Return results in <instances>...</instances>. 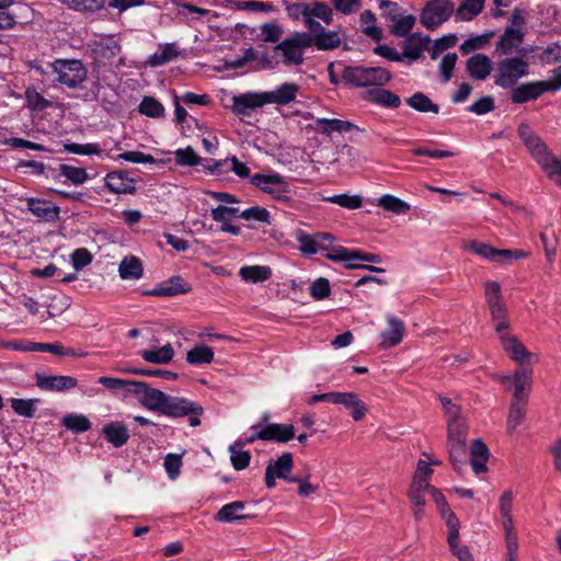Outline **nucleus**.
Wrapping results in <instances>:
<instances>
[{
	"label": "nucleus",
	"instance_id": "obj_21",
	"mask_svg": "<svg viewBox=\"0 0 561 561\" xmlns=\"http://www.w3.org/2000/svg\"><path fill=\"white\" fill-rule=\"evenodd\" d=\"M259 436L262 440L283 444L294 438L295 427L291 424L270 423L262 427V433Z\"/></svg>",
	"mask_w": 561,
	"mask_h": 561
},
{
	"label": "nucleus",
	"instance_id": "obj_32",
	"mask_svg": "<svg viewBox=\"0 0 561 561\" xmlns=\"http://www.w3.org/2000/svg\"><path fill=\"white\" fill-rule=\"evenodd\" d=\"M179 56V48L174 43L160 44L158 50L150 55L147 64L159 67L174 60Z\"/></svg>",
	"mask_w": 561,
	"mask_h": 561
},
{
	"label": "nucleus",
	"instance_id": "obj_57",
	"mask_svg": "<svg viewBox=\"0 0 561 561\" xmlns=\"http://www.w3.org/2000/svg\"><path fill=\"white\" fill-rule=\"evenodd\" d=\"M449 459L458 472L466 466L467 445L448 446Z\"/></svg>",
	"mask_w": 561,
	"mask_h": 561
},
{
	"label": "nucleus",
	"instance_id": "obj_36",
	"mask_svg": "<svg viewBox=\"0 0 561 561\" xmlns=\"http://www.w3.org/2000/svg\"><path fill=\"white\" fill-rule=\"evenodd\" d=\"M483 7L484 0H461L454 14L459 21H471L481 13Z\"/></svg>",
	"mask_w": 561,
	"mask_h": 561
},
{
	"label": "nucleus",
	"instance_id": "obj_27",
	"mask_svg": "<svg viewBox=\"0 0 561 561\" xmlns=\"http://www.w3.org/2000/svg\"><path fill=\"white\" fill-rule=\"evenodd\" d=\"M448 545L459 561H473L468 548L459 545V520L451 516L448 520Z\"/></svg>",
	"mask_w": 561,
	"mask_h": 561
},
{
	"label": "nucleus",
	"instance_id": "obj_24",
	"mask_svg": "<svg viewBox=\"0 0 561 561\" xmlns=\"http://www.w3.org/2000/svg\"><path fill=\"white\" fill-rule=\"evenodd\" d=\"M36 385L45 391H65L77 386V379L70 376L37 375Z\"/></svg>",
	"mask_w": 561,
	"mask_h": 561
},
{
	"label": "nucleus",
	"instance_id": "obj_34",
	"mask_svg": "<svg viewBox=\"0 0 561 561\" xmlns=\"http://www.w3.org/2000/svg\"><path fill=\"white\" fill-rule=\"evenodd\" d=\"M293 467V455L290 453H284L275 462L270 463L266 468H272L273 473L278 479H284L288 482H296L298 481V478L290 477Z\"/></svg>",
	"mask_w": 561,
	"mask_h": 561
},
{
	"label": "nucleus",
	"instance_id": "obj_10",
	"mask_svg": "<svg viewBox=\"0 0 561 561\" xmlns=\"http://www.w3.org/2000/svg\"><path fill=\"white\" fill-rule=\"evenodd\" d=\"M343 78L356 87L383 85L391 76L388 70L381 67H347L344 69Z\"/></svg>",
	"mask_w": 561,
	"mask_h": 561
},
{
	"label": "nucleus",
	"instance_id": "obj_44",
	"mask_svg": "<svg viewBox=\"0 0 561 561\" xmlns=\"http://www.w3.org/2000/svg\"><path fill=\"white\" fill-rule=\"evenodd\" d=\"M21 351L27 352H48L55 355L60 356H69L73 355V351L71 348H65L61 344L58 343H35L31 342L27 345H22Z\"/></svg>",
	"mask_w": 561,
	"mask_h": 561
},
{
	"label": "nucleus",
	"instance_id": "obj_2",
	"mask_svg": "<svg viewBox=\"0 0 561 561\" xmlns=\"http://www.w3.org/2000/svg\"><path fill=\"white\" fill-rule=\"evenodd\" d=\"M141 405L150 411L159 412L168 417H188L191 426L201 424L203 407L184 397L170 396L159 389L147 386Z\"/></svg>",
	"mask_w": 561,
	"mask_h": 561
},
{
	"label": "nucleus",
	"instance_id": "obj_3",
	"mask_svg": "<svg viewBox=\"0 0 561 561\" xmlns=\"http://www.w3.org/2000/svg\"><path fill=\"white\" fill-rule=\"evenodd\" d=\"M517 133L534 160L549 178L561 171V161L548 150L547 145L528 125L522 124Z\"/></svg>",
	"mask_w": 561,
	"mask_h": 561
},
{
	"label": "nucleus",
	"instance_id": "obj_60",
	"mask_svg": "<svg viewBox=\"0 0 561 561\" xmlns=\"http://www.w3.org/2000/svg\"><path fill=\"white\" fill-rule=\"evenodd\" d=\"M330 2L332 9L344 15L354 14L363 5V0H330Z\"/></svg>",
	"mask_w": 561,
	"mask_h": 561
},
{
	"label": "nucleus",
	"instance_id": "obj_28",
	"mask_svg": "<svg viewBox=\"0 0 561 561\" xmlns=\"http://www.w3.org/2000/svg\"><path fill=\"white\" fill-rule=\"evenodd\" d=\"M190 290L188 284L180 276H173L167 282L159 284L148 294L159 297H171Z\"/></svg>",
	"mask_w": 561,
	"mask_h": 561
},
{
	"label": "nucleus",
	"instance_id": "obj_1",
	"mask_svg": "<svg viewBox=\"0 0 561 561\" xmlns=\"http://www.w3.org/2000/svg\"><path fill=\"white\" fill-rule=\"evenodd\" d=\"M484 295L501 345L517 365L513 376H501V383L505 388H510L512 383H517V375L522 370L529 373V383H533V353L515 335L508 332L507 308L502 300L500 283L495 280L485 282Z\"/></svg>",
	"mask_w": 561,
	"mask_h": 561
},
{
	"label": "nucleus",
	"instance_id": "obj_41",
	"mask_svg": "<svg viewBox=\"0 0 561 561\" xmlns=\"http://www.w3.org/2000/svg\"><path fill=\"white\" fill-rule=\"evenodd\" d=\"M186 360L191 365L209 364L214 360V352L205 344H197L187 352Z\"/></svg>",
	"mask_w": 561,
	"mask_h": 561
},
{
	"label": "nucleus",
	"instance_id": "obj_7",
	"mask_svg": "<svg viewBox=\"0 0 561 561\" xmlns=\"http://www.w3.org/2000/svg\"><path fill=\"white\" fill-rule=\"evenodd\" d=\"M250 182L275 201L287 203L291 199L290 186L286 178L278 173H255Z\"/></svg>",
	"mask_w": 561,
	"mask_h": 561
},
{
	"label": "nucleus",
	"instance_id": "obj_23",
	"mask_svg": "<svg viewBox=\"0 0 561 561\" xmlns=\"http://www.w3.org/2000/svg\"><path fill=\"white\" fill-rule=\"evenodd\" d=\"M466 69L472 79L485 80L493 69V64L486 55L476 54L467 60Z\"/></svg>",
	"mask_w": 561,
	"mask_h": 561
},
{
	"label": "nucleus",
	"instance_id": "obj_29",
	"mask_svg": "<svg viewBox=\"0 0 561 561\" xmlns=\"http://www.w3.org/2000/svg\"><path fill=\"white\" fill-rule=\"evenodd\" d=\"M105 439L115 447H122L129 439L127 427L121 422H110L102 428Z\"/></svg>",
	"mask_w": 561,
	"mask_h": 561
},
{
	"label": "nucleus",
	"instance_id": "obj_61",
	"mask_svg": "<svg viewBox=\"0 0 561 561\" xmlns=\"http://www.w3.org/2000/svg\"><path fill=\"white\" fill-rule=\"evenodd\" d=\"M238 446L236 444L230 446V459L236 470H243L249 466L251 456L249 451L238 449Z\"/></svg>",
	"mask_w": 561,
	"mask_h": 561
},
{
	"label": "nucleus",
	"instance_id": "obj_12",
	"mask_svg": "<svg viewBox=\"0 0 561 561\" xmlns=\"http://www.w3.org/2000/svg\"><path fill=\"white\" fill-rule=\"evenodd\" d=\"M524 18L520 13L514 12L512 15V25L507 26L500 37L496 50L502 55H510L514 51H522L519 46L524 42L525 33L523 31Z\"/></svg>",
	"mask_w": 561,
	"mask_h": 561
},
{
	"label": "nucleus",
	"instance_id": "obj_31",
	"mask_svg": "<svg viewBox=\"0 0 561 561\" xmlns=\"http://www.w3.org/2000/svg\"><path fill=\"white\" fill-rule=\"evenodd\" d=\"M140 356L147 363L163 365L173 359L174 350L172 345L168 343L161 347L142 350Z\"/></svg>",
	"mask_w": 561,
	"mask_h": 561
},
{
	"label": "nucleus",
	"instance_id": "obj_11",
	"mask_svg": "<svg viewBox=\"0 0 561 561\" xmlns=\"http://www.w3.org/2000/svg\"><path fill=\"white\" fill-rule=\"evenodd\" d=\"M455 12L451 0H431L422 9L420 21L427 30H435L449 20Z\"/></svg>",
	"mask_w": 561,
	"mask_h": 561
},
{
	"label": "nucleus",
	"instance_id": "obj_30",
	"mask_svg": "<svg viewBox=\"0 0 561 561\" xmlns=\"http://www.w3.org/2000/svg\"><path fill=\"white\" fill-rule=\"evenodd\" d=\"M142 263L134 255L125 256L119 263L118 274L124 280H137L142 276Z\"/></svg>",
	"mask_w": 561,
	"mask_h": 561
},
{
	"label": "nucleus",
	"instance_id": "obj_53",
	"mask_svg": "<svg viewBox=\"0 0 561 561\" xmlns=\"http://www.w3.org/2000/svg\"><path fill=\"white\" fill-rule=\"evenodd\" d=\"M323 201L351 210L357 209L362 206V197L358 195L339 194L323 197Z\"/></svg>",
	"mask_w": 561,
	"mask_h": 561
},
{
	"label": "nucleus",
	"instance_id": "obj_17",
	"mask_svg": "<svg viewBox=\"0 0 561 561\" xmlns=\"http://www.w3.org/2000/svg\"><path fill=\"white\" fill-rule=\"evenodd\" d=\"M98 383L104 386L105 388H107L108 390H112V391L123 390V391L133 393L137 398V400L139 401L140 404L142 402V396H145V392H146V389L148 386L147 383H145L142 381H131V380L107 377V376L100 377L98 380Z\"/></svg>",
	"mask_w": 561,
	"mask_h": 561
},
{
	"label": "nucleus",
	"instance_id": "obj_55",
	"mask_svg": "<svg viewBox=\"0 0 561 561\" xmlns=\"http://www.w3.org/2000/svg\"><path fill=\"white\" fill-rule=\"evenodd\" d=\"M59 171L60 175L65 176L76 185L83 184L88 180V173L83 168L61 164Z\"/></svg>",
	"mask_w": 561,
	"mask_h": 561
},
{
	"label": "nucleus",
	"instance_id": "obj_35",
	"mask_svg": "<svg viewBox=\"0 0 561 561\" xmlns=\"http://www.w3.org/2000/svg\"><path fill=\"white\" fill-rule=\"evenodd\" d=\"M431 485L411 483L408 497L412 505L413 515L421 519L424 515L423 506L425 504V492L430 491Z\"/></svg>",
	"mask_w": 561,
	"mask_h": 561
},
{
	"label": "nucleus",
	"instance_id": "obj_19",
	"mask_svg": "<svg viewBox=\"0 0 561 561\" xmlns=\"http://www.w3.org/2000/svg\"><path fill=\"white\" fill-rule=\"evenodd\" d=\"M239 214L240 209L238 207L227 205H219L210 210L213 220L220 224L219 230L232 236H238L241 232L238 226L230 222V218L239 216Z\"/></svg>",
	"mask_w": 561,
	"mask_h": 561
},
{
	"label": "nucleus",
	"instance_id": "obj_59",
	"mask_svg": "<svg viewBox=\"0 0 561 561\" xmlns=\"http://www.w3.org/2000/svg\"><path fill=\"white\" fill-rule=\"evenodd\" d=\"M35 402H37V400L13 398L11 399V408L16 414L21 416L33 417L35 413Z\"/></svg>",
	"mask_w": 561,
	"mask_h": 561
},
{
	"label": "nucleus",
	"instance_id": "obj_62",
	"mask_svg": "<svg viewBox=\"0 0 561 561\" xmlns=\"http://www.w3.org/2000/svg\"><path fill=\"white\" fill-rule=\"evenodd\" d=\"M163 466L168 477L171 480H175L181 472L182 456L176 454H168L164 458Z\"/></svg>",
	"mask_w": 561,
	"mask_h": 561
},
{
	"label": "nucleus",
	"instance_id": "obj_13",
	"mask_svg": "<svg viewBox=\"0 0 561 561\" xmlns=\"http://www.w3.org/2000/svg\"><path fill=\"white\" fill-rule=\"evenodd\" d=\"M142 4H145V0H67V5L69 8L90 12L108 8L122 13L128 9L141 7Z\"/></svg>",
	"mask_w": 561,
	"mask_h": 561
},
{
	"label": "nucleus",
	"instance_id": "obj_18",
	"mask_svg": "<svg viewBox=\"0 0 561 561\" xmlns=\"http://www.w3.org/2000/svg\"><path fill=\"white\" fill-rule=\"evenodd\" d=\"M299 92V85L295 82H285L274 90L264 91L263 98L266 104L287 105L295 101Z\"/></svg>",
	"mask_w": 561,
	"mask_h": 561
},
{
	"label": "nucleus",
	"instance_id": "obj_16",
	"mask_svg": "<svg viewBox=\"0 0 561 561\" xmlns=\"http://www.w3.org/2000/svg\"><path fill=\"white\" fill-rule=\"evenodd\" d=\"M263 92H248L232 98V112L242 117L251 116L252 112L263 105L264 102Z\"/></svg>",
	"mask_w": 561,
	"mask_h": 561
},
{
	"label": "nucleus",
	"instance_id": "obj_47",
	"mask_svg": "<svg viewBox=\"0 0 561 561\" xmlns=\"http://www.w3.org/2000/svg\"><path fill=\"white\" fill-rule=\"evenodd\" d=\"M62 425L75 433H83L91 428L90 420L85 415L78 413L67 414L62 419Z\"/></svg>",
	"mask_w": 561,
	"mask_h": 561
},
{
	"label": "nucleus",
	"instance_id": "obj_58",
	"mask_svg": "<svg viewBox=\"0 0 561 561\" xmlns=\"http://www.w3.org/2000/svg\"><path fill=\"white\" fill-rule=\"evenodd\" d=\"M433 476V469L430 467L427 460L420 459L417 461L416 470L414 472L412 483L431 485L430 480Z\"/></svg>",
	"mask_w": 561,
	"mask_h": 561
},
{
	"label": "nucleus",
	"instance_id": "obj_51",
	"mask_svg": "<svg viewBox=\"0 0 561 561\" xmlns=\"http://www.w3.org/2000/svg\"><path fill=\"white\" fill-rule=\"evenodd\" d=\"M26 106L32 111H44L51 106V102L45 99L35 88L25 90Z\"/></svg>",
	"mask_w": 561,
	"mask_h": 561
},
{
	"label": "nucleus",
	"instance_id": "obj_15",
	"mask_svg": "<svg viewBox=\"0 0 561 561\" xmlns=\"http://www.w3.org/2000/svg\"><path fill=\"white\" fill-rule=\"evenodd\" d=\"M550 81H536L520 84L513 89L511 100L514 103H526L538 99L542 93L557 90Z\"/></svg>",
	"mask_w": 561,
	"mask_h": 561
},
{
	"label": "nucleus",
	"instance_id": "obj_43",
	"mask_svg": "<svg viewBox=\"0 0 561 561\" xmlns=\"http://www.w3.org/2000/svg\"><path fill=\"white\" fill-rule=\"evenodd\" d=\"M359 22L362 25V32L375 41H380L382 37V31L378 27L376 22V15L370 10H366L362 12L359 16Z\"/></svg>",
	"mask_w": 561,
	"mask_h": 561
},
{
	"label": "nucleus",
	"instance_id": "obj_9",
	"mask_svg": "<svg viewBox=\"0 0 561 561\" xmlns=\"http://www.w3.org/2000/svg\"><path fill=\"white\" fill-rule=\"evenodd\" d=\"M87 49L95 64L106 65L121 53L122 47L115 35L101 34L88 39Z\"/></svg>",
	"mask_w": 561,
	"mask_h": 561
},
{
	"label": "nucleus",
	"instance_id": "obj_6",
	"mask_svg": "<svg viewBox=\"0 0 561 561\" xmlns=\"http://www.w3.org/2000/svg\"><path fill=\"white\" fill-rule=\"evenodd\" d=\"M55 80L69 89H77L87 80L88 69L79 59H56L51 64Z\"/></svg>",
	"mask_w": 561,
	"mask_h": 561
},
{
	"label": "nucleus",
	"instance_id": "obj_37",
	"mask_svg": "<svg viewBox=\"0 0 561 561\" xmlns=\"http://www.w3.org/2000/svg\"><path fill=\"white\" fill-rule=\"evenodd\" d=\"M314 121L319 131L327 135H331L333 131L348 133L354 128V125L348 121L320 117H317Z\"/></svg>",
	"mask_w": 561,
	"mask_h": 561
},
{
	"label": "nucleus",
	"instance_id": "obj_40",
	"mask_svg": "<svg viewBox=\"0 0 561 561\" xmlns=\"http://www.w3.org/2000/svg\"><path fill=\"white\" fill-rule=\"evenodd\" d=\"M243 510L244 503L241 501H236L226 504L216 514V519L222 523H232L234 520H240L245 517L244 515L241 514Z\"/></svg>",
	"mask_w": 561,
	"mask_h": 561
},
{
	"label": "nucleus",
	"instance_id": "obj_46",
	"mask_svg": "<svg viewBox=\"0 0 561 561\" xmlns=\"http://www.w3.org/2000/svg\"><path fill=\"white\" fill-rule=\"evenodd\" d=\"M340 44L341 37L339 33L325 28L312 38V45L317 46L319 49H333L339 47Z\"/></svg>",
	"mask_w": 561,
	"mask_h": 561
},
{
	"label": "nucleus",
	"instance_id": "obj_50",
	"mask_svg": "<svg viewBox=\"0 0 561 561\" xmlns=\"http://www.w3.org/2000/svg\"><path fill=\"white\" fill-rule=\"evenodd\" d=\"M371 100L385 107L398 108L401 105L400 98L390 90L378 89L371 92Z\"/></svg>",
	"mask_w": 561,
	"mask_h": 561
},
{
	"label": "nucleus",
	"instance_id": "obj_54",
	"mask_svg": "<svg viewBox=\"0 0 561 561\" xmlns=\"http://www.w3.org/2000/svg\"><path fill=\"white\" fill-rule=\"evenodd\" d=\"M466 249L490 262H496L497 249L491 247L490 244L478 241H470L466 244Z\"/></svg>",
	"mask_w": 561,
	"mask_h": 561
},
{
	"label": "nucleus",
	"instance_id": "obj_4",
	"mask_svg": "<svg viewBox=\"0 0 561 561\" xmlns=\"http://www.w3.org/2000/svg\"><path fill=\"white\" fill-rule=\"evenodd\" d=\"M512 385L514 386V394L507 417V430L510 433H513L522 424L527 412L528 396L533 385L529 383V373L519 371L517 383Z\"/></svg>",
	"mask_w": 561,
	"mask_h": 561
},
{
	"label": "nucleus",
	"instance_id": "obj_5",
	"mask_svg": "<svg viewBox=\"0 0 561 561\" xmlns=\"http://www.w3.org/2000/svg\"><path fill=\"white\" fill-rule=\"evenodd\" d=\"M312 45V38L307 33L296 32L278 43L274 50L285 66H298L304 61L305 49Z\"/></svg>",
	"mask_w": 561,
	"mask_h": 561
},
{
	"label": "nucleus",
	"instance_id": "obj_22",
	"mask_svg": "<svg viewBox=\"0 0 561 561\" xmlns=\"http://www.w3.org/2000/svg\"><path fill=\"white\" fill-rule=\"evenodd\" d=\"M105 187L114 194H133L136 191L134 180L124 171H113L106 174Z\"/></svg>",
	"mask_w": 561,
	"mask_h": 561
},
{
	"label": "nucleus",
	"instance_id": "obj_42",
	"mask_svg": "<svg viewBox=\"0 0 561 561\" xmlns=\"http://www.w3.org/2000/svg\"><path fill=\"white\" fill-rule=\"evenodd\" d=\"M390 20L392 22L390 31L393 35L398 37L407 36L413 28L416 21L415 16L411 14L392 15L390 16Z\"/></svg>",
	"mask_w": 561,
	"mask_h": 561
},
{
	"label": "nucleus",
	"instance_id": "obj_25",
	"mask_svg": "<svg viewBox=\"0 0 561 561\" xmlns=\"http://www.w3.org/2000/svg\"><path fill=\"white\" fill-rule=\"evenodd\" d=\"M299 12H306L314 19H319L327 25L333 22V9L330 4L320 1H311L309 3L293 4V9Z\"/></svg>",
	"mask_w": 561,
	"mask_h": 561
},
{
	"label": "nucleus",
	"instance_id": "obj_26",
	"mask_svg": "<svg viewBox=\"0 0 561 561\" xmlns=\"http://www.w3.org/2000/svg\"><path fill=\"white\" fill-rule=\"evenodd\" d=\"M387 322L389 330L380 334L381 345L385 348L398 345L402 341L405 331L404 323L396 316H387Z\"/></svg>",
	"mask_w": 561,
	"mask_h": 561
},
{
	"label": "nucleus",
	"instance_id": "obj_39",
	"mask_svg": "<svg viewBox=\"0 0 561 561\" xmlns=\"http://www.w3.org/2000/svg\"><path fill=\"white\" fill-rule=\"evenodd\" d=\"M405 103L413 110L421 113L438 114L439 106L422 92H416L405 100Z\"/></svg>",
	"mask_w": 561,
	"mask_h": 561
},
{
	"label": "nucleus",
	"instance_id": "obj_38",
	"mask_svg": "<svg viewBox=\"0 0 561 561\" xmlns=\"http://www.w3.org/2000/svg\"><path fill=\"white\" fill-rule=\"evenodd\" d=\"M467 426L460 417L448 420V446L466 445Z\"/></svg>",
	"mask_w": 561,
	"mask_h": 561
},
{
	"label": "nucleus",
	"instance_id": "obj_48",
	"mask_svg": "<svg viewBox=\"0 0 561 561\" xmlns=\"http://www.w3.org/2000/svg\"><path fill=\"white\" fill-rule=\"evenodd\" d=\"M239 217L245 221H256L261 224L271 225V213L262 206H252L240 211Z\"/></svg>",
	"mask_w": 561,
	"mask_h": 561
},
{
	"label": "nucleus",
	"instance_id": "obj_63",
	"mask_svg": "<svg viewBox=\"0 0 561 561\" xmlns=\"http://www.w3.org/2000/svg\"><path fill=\"white\" fill-rule=\"evenodd\" d=\"M175 162L180 165H197L199 163V158L196 152L191 148L186 147L184 149H178L174 152Z\"/></svg>",
	"mask_w": 561,
	"mask_h": 561
},
{
	"label": "nucleus",
	"instance_id": "obj_8",
	"mask_svg": "<svg viewBox=\"0 0 561 561\" xmlns=\"http://www.w3.org/2000/svg\"><path fill=\"white\" fill-rule=\"evenodd\" d=\"M528 62L523 57H511L497 62L494 83L503 89L512 88L528 75Z\"/></svg>",
	"mask_w": 561,
	"mask_h": 561
},
{
	"label": "nucleus",
	"instance_id": "obj_33",
	"mask_svg": "<svg viewBox=\"0 0 561 561\" xmlns=\"http://www.w3.org/2000/svg\"><path fill=\"white\" fill-rule=\"evenodd\" d=\"M239 276L245 283L257 284L271 278L272 270L266 265L242 266L239 270Z\"/></svg>",
	"mask_w": 561,
	"mask_h": 561
},
{
	"label": "nucleus",
	"instance_id": "obj_14",
	"mask_svg": "<svg viewBox=\"0 0 561 561\" xmlns=\"http://www.w3.org/2000/svg\"><path fill=\"white\" fill-rule=\"evenodd\" d=\"M178 16L190 26L198 27L201 24L211 23L218 14L215 11L183 2L178 5Z\"/></svg>",
	"mask_w": 561,
	"mask_h": 561
},
{
	"label": "nucleus",
	"instance_id": "obj_52",
	"mask_svg": "<svg viewBox=\"0 0 561 561\" xmlns=\"http://www.w3.org/2000/svg\"><path fill=\"white\" fill-rule=\"evenodd\" d=\"M139 112L142 115L152 118H160L164 116L163 105L151 96H145L139 104Z\"/></svg>",
	"mask_w": 561,
	"mask_h": 561
},
{
	"label": "nucleus",
	"instance_id": "obj_20",
	"mask_svg": "<svg viewBox=\"0 0 561 561\" xmlns=\"http://www.w3.org/2000/svg\"><path fill=\"white\" fill-rule=\"evenodd\" d=\"M25 202L27 209L41 220L55 221L59 218V207L48 201L27 197Z\"/></svg>",
	"mask_w": 561,
	"mask_h": 561
},
{
	"label": "nucleus",
	"instance_id": "obj_49",
	"mask_svg": "<svg viewBox=\"0 0 561 561\" xmlns=\"http://www.w3.org/2000/svg\"><path fill=\"white\" fill-rule=\"evenodd\" d=\"M424 49V45L420 38H416L414 35L405 38L403 42V51L401 56H403V60L408 59L410 62L417 60Z\"/></svg>",
	"mask_w": 561,
	"mask_h": 561
},
{
	"label": "nucleus",
	"instance_id": "obj_64",
	"mask_svg": "<svg viewBox=\"0 0 561 561\" xmlns=\"http://www.w3.org/2000/svg\"><path fill=\"white\" fill-rule=\"evenodd\" d=\"M330 291V283L327 278H317L310 285V295L317 300L329 297Z\"/></svg>",
	"mask_w": 561,
	"mask_h": 561
},
{
	"label": "nucleus",
	"instance_id": "obj_56",
	"mask_svg": "<svg viewBox=\"0 0 561 561\" xmlns=\"http://www.w3.org/2000/svg\"><path fill=\"white\" fill-rule=\"evenodd\" d=\"M458 60V56L456 53H448L446 54L440 62H439V75L440 80L446 83L451 79L454 68L456 66V62Z\"/></svg>",
	"mask_w": 561,
	"mask_h": 561
},
{
	"label": "nucleus",
	"instance_id": "obj_45",
	"mask_svg": "<svg viewBox=\"0 0 561 561\" xmlns=\"http://www.w3.org/2000/svg\"><path fill=\"white\" fill-rule=\"evenodd\" d=\"M377 205L397 215L405 214L410 210V205L407 202L390 194L380 196Z\"/></svg>",
	"mask_w": 561,
	"mask_h": 561
}]
</instances>
